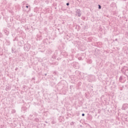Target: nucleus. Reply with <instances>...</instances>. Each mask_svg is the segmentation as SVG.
<instances>
[{"mask_svg": "<svg viewBox=\"0 0 128 128\" xmlns=\"http://www.w3.org/2000/svg\"><path fill=\"white\" fill-rule=\"evenodd\" d=\"M122 80V76H120L119 78V80Z\"/></svg>", "mask_w": 128, "mask_h": 128, "instance_id": "14", "label": "nucleus"}, {"mask_svg": "<svg viewBox=\"0 0 128 128\" xmlns=\"http://www.w3.org/2000/svg\"><path fill=\"white\" fill-rule=\"evenodd\" d=\"M78 60H82V57H79V58H78Z\"/></svg>", "mask_w": 128, "mask_h": 128, "instance_id": "11", "label": "nucleus"}, {"mask_svg": "<svg viewBox=\"0 0 128 128\" xmlns=\"http://www.w3.org/2000/svg\"><path fill=\"white\" fill-rule=\"evenodd\" d=\"M98 10H100L102 8V6L100 4L98 5Z\"/></svg>", "mask_w": 128, "mask_h": 128, "instance_id": "10", "label": "nucleus"}, {"mask_svg": "<svg viewBox=\"0 0 128 128\" xmlns=\"http://www.w3.org/2000/svg\"><path fill=\"white\" fill-rule=\"evenodd\" d=\"M56 56H58V52L56 51L54 52V54L52 56V58H56Z\"/></svg>", "mask_w": 128, "mask_h": 128, "instance_id": "5", "label": "nucleus"}, {"mask_svg": "<svg viewBox=\"0 0 128 128\" xmlns=\"http://www.w3.org/2000/svg\"><path fill=\"white\" fill-rule=\"evenodd\" d=\"M48 52H49V54H52V50H48Z\"/></svg>", "mask_w": 128, "mask_h": 128, "instance_id": "17", "label": "nucleus"}, {"mask_svg": "<svg viewBox=\"0 0 128 128\" xmlns=\"http://www.w3.org/2000/svg\"><path fill=\"white\" fill-rule=\"evenodd\" d=\"M36 80V78H32V80Z\"/></svg>", "mask_w": 128, "mask_h": 128, "instance_id": "18", "label": "nucleus"}, {"mask_svg": "<svg viewBox=\"0 0 128 128\" xmlns=\"http://www.w3.org/2000/svg\"><path fill=\"white\" fill-rule=\"evenodd\" d=\"M36 8H34V12H36Z\"/></svg>", "mask_w": 128, "mask_h": 128, "instance_id": "20", "label": "nucleus"}, {"mask_svg": "<svg viewBox=\"0 0 128 128\" xmlns=\"http://www.w3.org/2000/svg\"><path fill=\"white\" fill-rule=\"evenodd\" d=\"M24 48L25 50H26V52H28L30 50V44H28L26 45L24 47Z\"/></svg>", "mask_w": 128, "mask_h": 128, "instance_id": "3", "label": "nucleus"}, {"mask_svg": "<svg viewBox=\"0 0 128 128\" xmlns=\"http://www.w3.org/2000/svg\"><path fill=\"white\" fill-rule=\"evenodd\" d=\"M28 10H25V12H26Z\"/></svg>", "mask_w": 128, "mask_h": 128, "instance_id": "24", "label": "nucleus"}, {"mask_svg": "<svg viewBox=\"0 0 128 128\" xmlns=\"http://www.w3.org/2000/svg\"><path fill=\"white\" fill-rule=\"evenodd\" d=\"M4 32L6 34V36H8V32L6 30H4Z\"/></svg>", "mask_w": 128, "mask_h": 128, "instance_id": "9", "label": "nucleus"}, {"mask_svg": "<svg viewBox=\"0 0 128 128\" xmlns=\"http://www.w3.org/2000/svg\"><path fill=\"white\" fill-rule=\"evenodd\" d=\"M66 6H70V3L68 2L66 4Z\"/></svg>", "mask_w": 128, "mask_h": 128, "instance_id": "16", "label": "nucleus"}, {"mask_svg": "<svg viewBox=\"0 0 128 128\" xmlns=\"http://www.w3.org/2000/svg\"><path fill=\"white\" fill-rule=\"evenodd\" d=\"M124 74L128 76V68L125 70V72H124Z\"/></svg>", "mask_w": 128, "mask_h": 128, "instance_id": "7", "label": "nucleus"}, {"mask_svg": "<svg viewBox=\"0 0 128 128\" xmlns=\"http://www.w3.org/2000/svg\"><path fill=\"white\" fill-rule=\"evenodd\" d=\"M12 54L16 52V48H12Z\"/></svg>", "mask_w": 128, "mask_h": 128, "instance_id": "8", "label": "nucleus"}, {"mask_svg": "<svg viewBox=\"0 0 128 128\" xmlns=\"http://www.w3.org/2000/svg\"><path fill=\"white\" fill-rule=\"evenodd\" d=\"M115 41H116V42H118V38H116V39H115Z\"/></svg>", "mask_w": 128, "mask_h": 128, "instance_id": "22", "label": "nucleus"}, {"mask_svg": "<svg viewBox=\"0 0 128 128\" xmlns=\"http://www.w3.org/2000/svg\"><path fill=\"white\" fill-rule=\"evenodd\" d=\"M46 124H48V122H46Z\"/></svg>", "mask_w": 128, "mask_h": 128, "instance_id": "26", "label": "nucleus"}, {"mask_svg": "<svg viewBox=\"0 0 128 128\" xmlns=\"http://www.w3.org/2000/svg\"><path fill=\"white\" fill-rule=\"evenodd\" d=\"M44 76H46L47 74H44Z\"/></svg>", "mask_w": 128, "mask_h": 128, "instance_id": "23", "label": "nucleus"}, {"mask_svg": "<svg viewBox=\"0 0 128 128\" xmlns=\"http://www.w3.org/2000/svg\"><path fill=\"white\" fill-rule=\"evenodd\" d=\"M82 116H84L85 114H84L83 113V114H82Z\"/></svg>", "mask_w": 128, "mask_h": 128, "instance_id": "19", "label": "nucleus"}, {"mask_svg": "<svg viewBox=\"0 0 128 128\" xmlns=\"http://www.w3.org/2000/svg\"><path fill=\"white\" fill-rule=\"evenodd\" d=\"M11 87L10 86H6V90L8 92V90H10Z\"/></svg>", "mask_w": 128, "mask_h": 128, "instance_id": "6", "label": "nucleus"}, {"mask_svg": "<svg viewBox=\"0 0 128 128\" xmlns=\"http://www.w3.org/2000/svg\"><path fill=\"white\" fill-rule=\"evenodd\" d=\"M14 40H16V37L14 38Z\"/></svg>", "mask_w": 128, "mask_h": 128, "instance_id": "21", "label": "nucleus"}, {"mask_svg": "<svg viewBox=\"0 0 128 128\" xmlns=\"http://www.w3.org/2000/svg\"><path fill=\"white\" fill-rule=\"evenodd\" d=\"M12 112L14 114V112H16V110H12Z\"/></svg>", "mask_w": 128, "mask_h": 128, "instance_id": "15", "label": "nucleus"}, {"mask_svg": "<svg viewBox=\"0 0 128 128\" xmlns=\"http://www.w3.org/2000/svg\"><path fill=\"white\" fill-rule=\"evenodd\" d=\"M76 14L78 16H82V14L80 13V10L78 9L76 10Z\"/></svg>", "mask_w": 128, "mask_h": 128, "instance_id": "4", "label": "nucleus"}, {"mask_svg": "<svg viewBox=\"0 0 128 128\" xmlns=\"http://www.w3.org/2000/svg\"><path fill=\"white\" fill-rule=\"evenodd\" d=\"M79 84H81V82H79Z\"/></svg>", "mask_w": 128, "mask_h": 128, "instance_id": "25", "label": "nucleus"}, {"mask_svg": "<svg viewBox=\"0 0 128 128\" xmlns=\"http://www.w3.org/2000/svg\"><path fill=\"white\" fill-rule=\"evenodd\" d=\"M53 64H56V66H58V62H53Z\"/></svg>", "mask_w": 128, "mask_h": 128, "instance_id": "12", "label": "nucleus"}, {"mask_svg": "<svg viewBox=\"0 0 128 128\" xmlns=\"http://www.w3.org/2000/svg\"><path fill=\"white\" fill-rule=\"evenodd\" d=\"M128 108V104H124L122 106V110H126Z\"/></svg>", "mask_w": 128, "mask_h": 128, "instance_id": "2", "label": "nucleus"}, {"mask_svg": "<svg viewBox=\"0 0 128 128\" xmlns=\"http://www.w3.org/2000/svg\"><path fill=\"white\" fill-rule=\"evenodd\" d=\"M70 126H74V122H72L70 124Z\"/></svg>", "mask_w": 128, "mask_h": 128, "instance_id": "13", "label": "nucleus"}, {"mask_svg": "<svg viewBox=\"0 0 128 128\" xmlns=\"http://www.w3.org/2000/svg\"><path fill=\"white\" fill-rule=\"evenodd\" d=\"M16 70H17V69L16 68Z\"/></svg>", "mask_w": 128, "mask_h": 128, "instance_id": "27", "label": "nucleus"}, {"mask_svg": "<svg viewBox=\"0 0 128 128\" xmlns=\"http://www.w3.org/2000/svg\"><path fill=\"white\" fill-rule=\"evenodd\" d=\"M22 4H23V6H22L23 10H24V8H30V6H28V4H26V2H22Z\"/></svg>", "mask_w": 128, "mask_h": 128, "instance_id": "1", "label": "nucleus"}]
</instances>
